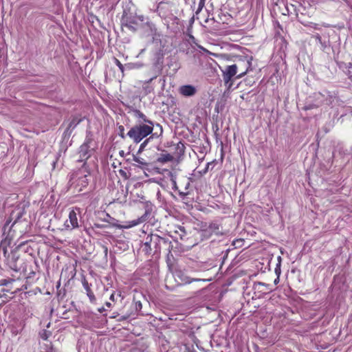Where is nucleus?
I'll use <instances>...</instances> for the list:
<instances>
[{"label": "nucleus", "mask_w": 352, "mask_h": 352, "mask_svg": "<svg viewBox=\"0 0 352 352\" xmlns=\"http://www.w3.org/2000/svg\"><path fill=\"white\" fill-rule=\"evenodd\" d=\"M167 247L168 254L173 245L170 241L155 234H148L142 245V251L147 255H159L162 248Z\"/></svg>", "instance_id": "obj_1"}, {"label": "nucleus", "mask_w": 352, "mask_h": 352, "mask_svg": "<svg viewBox=\"0 0 352 352\" xmlns=\"http://www.w3.org/2000/svg\"><path fill=\"white\" fill-rule=\"evenodd\" d=\"M153 127L148 124H135L128 131L127 135L133 140L135 143L140 142L144 138L151 134Z\"/></svg>", "instance_id": "obj_2"}, {"label": "nucleus", "mask_w": 352, "mask_h": 352, "mask_svg": "<svg viewBox=\"0 0 352 352\" xmlns=\"http://www.w3.org/2000/svg\"><path fill=\"white\" fill-rule=\"evenodd\" d=\"M144 21V16L143 15H137L130 11L124 10L121 18V25L135 32L138 29L139 22H143Z\"/></svg>", "instance_id": "obj_3"}, {"label": "nucleus", "mask_w": 352, "mask_h": 352, "mask_svg": "<svg viewBox=\"0 0 352 352\" xmlns=\"http://www.w3.org/2000/svg\"><path fill=\"white\" fill-rule=\"evenodd\" d=\"M241 64V62H238L234 65L226 66L224 69H222L223 79L228 89L232 87L233 85L232 78L236 75Z\"/></svg>", "instance_id": "obj_4"}, {"label": "nucleus", "mask_w": 352, "mask_h": 352, "mask_svg": "<svg viewBox=\"0 0 352 352\" xmlns=\"http://www.w3.org/2000/svg\"><path fill=\"white\" fill-rule=\"evenodd\" d=\"M89 177L90 173L86 170L84 168L80 169L75 174L76 186L79 187L78 191H82L89 184Z\"/></svg>", "instance_id": "obj_5"}, {"label": "nucleus", "mask_w": 352, "mask_h": 352, "mask_svg": "<svg viewBox=\"0 0 352 352\" xmlns=\"http://www.w3.org/2000/svg\"><path fill=\"white\" fill-rule=\"evenodd\" d=\"M32 110L34 114L36 116L41 117L42 116H52L56 109L50 106H47L43 103L35 102L33 104Z\"/></svg>", "instance_id": "obj_6"}, {"label": "nucleus", "mask_w": 352, "mask_h": 352, "mask_svg": "<svg viewBox=\"0 0 352 352\" xmlns=\"http://www.w3.org/2000/svg\"><path fill=\"white\" fill-rule=\"evenodd\" d=\"M92 142L93 139L91 136L87 135L86 136L85 142L80 146L79 148L80 161L87 160L90 157L91 153V150L90 149V144L92 143Z\"/></svg>", "instance_id": "obj_7"}, {"label": "nucleus", "mask_w": 352, "mask_h": 352, "mask_svg": "<svg viewBox=\"0 0 352 352\" xmlns=\"http://www.w3.org/2000/svg\"><path fill=\"white\" fill-rule=\"evenodd\" d=\"M205 229H203L204 234L209 237L212 233L215 234H220L221 232L219 230L220 225L217 223H211L208 226H204ZM204 228V226L202 227Z\"/></svg>", "instance_id": "obj_8"}, {"label": "nucleus", "mask_w": 352, "mask_h": 352, "mask_svg": "<svg viewBox=\"0 0 352 352\" xmlns=\"http://www.w3.org/2000/svg\"><path fill=\"white\" fill-rule=\"evenodd\" d=\"M25 213V205L18 206L10 214V218L14 219V224L19 221Z\"/></svg>", "instance_id": "obj_9"}, {"label": "nucleus", "mask_w": 352, "mask_h": 352, "mask_svg": "<svg viewBox=\"0 0 352 352\" xmlns=\"http://www.w3.org/2000/svg\"><path fill=\"white\" fill-rule=\"evenodd\" d=\"M134 115L138 119L137 124H148L153 127V122L148 120V118L140 110H135L134 111Z\"/></svg>", "instance_id": "obj_10"}, {"label": "nucleus", "mask_w": 352, "mask_h": 352, "mask_svg": "<svg viewBox=\"0 0 352 352\" xmlns=\"http://www.w3.org/2000/svg\"><path fill=\"white\" fill-rule=\"evenodd\" d=\"M196 92V88L190 85H183L179 87V93L184 96H192Z\"/></svg>", "instance_id": "obj_11"}, {"label": "nucleus", "mask_w": 352, "mask_h": 352, "mask_svg": "<svg viewBox=\"0 0 352 352\" xmlns=\"http://www.w3.org/2000/svg\"><path fill=\"white\" fill-rule=\"evenodd\" d=\"M239 62H241L242 64L241 65V67L238 70V72H239V74L236 76V78H241L243 76H245L247 74L248 69L251 65L250 62L245 59L241 60Z\"/></svg>", "instance_id": "obj_12"}, {"label": "nucleus", "mask_w": 352, "mask_h": 352, "mask_svg": "<svg viewBox=\"0 0 352 352\" xmlns=\"http://www.w3.org/2000/svg\"><path fill=\"white\" fill-rule=\"evenodd\" d=\"M81 122V119L78 118L77 117H74L71 121L69 122L67 129L64 132V135L65 136H70L72 131L73 129L76 128V126Z\"/></svg>", "instance_id": "obj_13"}, {"label": "nucleus", "mask_w": 352, "mask_h": 352, "mask_svg": "<svg viewBox=\"0 0 352 352\" xmlns=\"http://www.w3.org/2000/svg\"><path fill=\"white\" fill-rule=\"evenodd\" d=\"M18 259L19 257L15 254H12L11 257L8 259V265L14 272H19L21 269L20 266L17 264Z\"/></svg>", "instance_id": "obj_14"}, {"label": "nucleus", "mask_w": 352, "mask_h": 352, "mask_svg": "<svg viewBox=\"0 0 352 352\" xmlns=\"http://www.w3.org/2000/svg\"><path fill=\"white\" fill-rule=\"evenodd\" d=\"M69 221L72 226V229L78 227L77 214L74 210L69 212Z\"/></svg>", "instance_id": "obj_15"}, {"label": "nucleus", "mask_w": 352, "mask_h": 352, "mask_svg": "<svg viewBox=\"0 0 352 352\" xmlns=\"http://www.w3.org/2000/svg\"><path fill=\"white\" fill-rule=\"evenodd\" d=\"M82 285H83V287L85 288V289L87 292V295L89 297L90 301L91 302H94L96 301V297H95V296L94 294V292L91 291L88 282L86 280H85L82 282Z\"/></svg>", "instance_id": "obj_16"}, {"label": "nucleus", "mask_w": 352, "mask_h": 352, "mask_svg": "<svg viewBox=\"0 0 352 352\" xmlns=\"http://www.w3.org/2000/svg\"><path fill=\"white\" fill-rule=\"evenodd\" d=\"M313 38H314L316 39V41L320 44L321 45V49L324 51L325 50V49L327 47H328L329 46V41H322V38L320 36V35L319 34H316L315 35H313L312 36Z\"/></svg>", "instance_id": "obj_17"}, {"label": "nucleus", "mask_w": 352, "mask_h": 352, "mask_svg": "<svg viewBox=\"0 0 352 352\" xmlns=\"http://www.w3.org/2000/svg\"><path fill=\"white\" fill-rule=\"evenodd\" d=\"M133 160L138 164H134V166L140 168H143L144 166H148V163L143 158L139 157L137 155H133Z\"/></svg>", "instance_id": "obj_18"}, {"label": "nucleus", "mask_w": 352, "mask_h": 352, "mask_svg": "<svg viewBox=\"0 0 352 352\" xmlns=\"http://www.w3.org/2000/svg\"><path fill=\"white\" fill-rule=\"evenodd\" d=\"M173 160V157L170 154H161L160 156L157 159V162L159 163H166Z\"/></svg>", "instance_id": "obj_19"}, {"label": "nucleus", "mask_w": 352, "mask_h": 352, "mask_svg": "<svg viewBox=\"0 0 352 352\" xmlns=\"http://www.w3.org/2000/svg\"><path fill=\"white\" fill-rule=\"evenodd\" d=\"M265 287V290H270V285L261 282H257L254 284V288L260 292H264L262 288Z\"/></svg>", "instance_id": "obj_20"}, {"label": "nucleus", "mask_w": 352, "mask_h": 352, "mask_svg": "<svg viewBox=\"0 0 352 352\" xmlns=\"http://www.w3.org/2000/svg\"><path fill=\"white\" fill-rule=\"evenodd\" d=\"M175 234H178L181 240H184L186 235V232L183 226L177 227V229L175 231Z\"/></svg>", "instance_id": "obj_21"}, {"label": "nucleus", "mask_w": 352, "mask_h": 352, "mask_svg": "<svg viewBox=\"0 0 352 352\" xmlns=\"http://www.w3.org/2000/svg\"><path fill=\"white\" fill-rule=\"evenodd\" d=\"M113 60H114L115 64L118 67L119 69L122 73V74H124V72L125 68H129V69L131 68V67L129 65H123L120 63V61L118 59L116 58H114Z\"/></svg>", "instance_id": "obj_22"}, {"label": "nucleus", "mask_w": 352, "mask_h": 352, "mask_svg": "<svg viewBox=\"0 0 352 352\" xmlns=\"http://www.w3.org/2000/svg\"><path fill=\"white\" fill-rule=\"evenodd\" d=\"M153 139V135H151V137H149L148 138L146 139L140 146V148L138 151V153L137 154H140L145 148V147L146 146V145L148 144V142Z\"/></svg>", "instance_id": "obj_23"}, {"label": "nucleus", "mask_w": 352, "mask_h": 352, "mask_svg": "<svg viewBox=\"0 0 352 352\" xmlns=\"http://www.w3.org/2000/svg\"><path fill=\"white\" fill-rule=\"evenodd\" d=\"M52 335V333L50 331H47L45 329H43L39 332V336L43 340H47V338Z\"/></svg>", "instance_id": "obj_24"}, {"label": "nucleus", "mask_w": 352, "mask_h": 352, "mask_svg": "<svg viewBox=\"0 0 352 352\" xmlns=\"http://www.w3.org/2000/svg\"><path fill=\"white\" fill-rule=\"evenodd\" d=\"M148 215H150V212L148 210H146L144 214L140 218H139L138 220L133 223V225H137L139 223L146 221L148 219Z\"/></svg>", "instance_id": "obj_25"}, {"label": "nucleus", "mask_w": 352, "mask_h": 352, "mask_svg": "<svg viewBox=\"0 0 352 352\" xmlns=\"http://www.w3.org/2000/svg\"><path fill=\"white\" fill-rule=\"evenodd\" d=\"M162 63H163L162 58L158 57L157 62L155 63V67L158 69L159 73L162 70Z\"/></svg>", "instance_id": "obj_26"}, {"label": "nucleus", "mask_w": 352, "mask_h": 352, "mask_svg": "<svg viewBox=\"0 0 352 352\" xmlns=\"http://www.w3.org/2000/svg\"><path fill=\"white\" fill-rule=\"evenodd\" d=\"M204 5H205V0H199L198 8L195 12L196 14H198L201 11L203 8L204 7Z\"/></svg>", "instance_id": "obj_27"}, {"label": "nucleus", "mask_w": 352, "mask_h": 352, "mask_svg": "<svg viewBox=\"0 0 352 352\" xmlns=\"http://www.w3.org/2000/svg\"><path fill=\"white\" fill-rule=\"evenodd\" d=\"M320 105H321V104H309L305 105L303 107V109L305 111H307V110H310L312 109L318 108Z\"/></svg>", "instance_id": "obj_28"}, {"label": "nucleus", "mask_w": 352, "mask_h": 352, "mask_svg": "<svg viewBox=\"0 0 352 352\" xmlns=\"http://www.w3.org/2000/svg\"><path fill=\"white\" fill-rule=\"evenodd\" d=\"M177 150L179 151V153L180 154H184V153L185 146H184V144H182V142H179V143L177 144Z\"/></svg>", "instance_id": "obj_29"}, {"label": "nucleus", "mask_w": 352, "mask_h": 352, "mask_svg": "<svg viewBox=\"0 0 352 352\" xmlns=\"http://www.w3.org/2000/svg\"><path fill=\"white\" fill-rule=\"evenodd\" d=\"M169 176L170 177V181L174 186H176V176L172 172H169Z\"/></svg>", "instance_id": "obj_30"}, {"label": "nucleus", "mask_w": 352, "mask_h": 352, "mask_svg": "<svg viewBox=\"0 0 352 352\" xmlns=\"http://www.w3.org/2000/svg\"><path fill=\"white\" fill-rule=\"evenodd\" d=\"M201 280V279H197V278H190L188 277H186L184 279V281L185 283H192V281H199Z\"/></svg>", "instance_id": "obj_31"}, {"label": "nucleus", "mask_w": 352, "mask_h": 352, "mask_svg": "<svg viewBox=\"0 0 352 352\" xmlns=\"http://www.w3.org/2000/svg\"><path fill=\"white\" fill-rule=\"evenodd\" d=\"M119 131H120V136L122 138H125V135H124V128L123 126H119Z\"/></svg>", "instance_id": "obj_32"}, {"label": "nucleus", "mask_w": 352, "mask_h": 352, "mask_svg": "<svg viewBox=\"0 0 352 352\" xmlns=\"http://www.w3.org/2000/svg\"><path fill=\"white\" fill-rule=\"evenodd\" d=\"M12 281V280H7V279H1L0 280V286H4V285H7L8 283Z\"/></svg>", "instance_id": "obj_33"}, {"label": "nucleus", "mask_w": 352, "mask_h": 352, "mask_svg": "<svg viewBox=\"0 0 352 352\" xmlns=\"http://www.w3.org/2000/svg\"><path fill=\"white\" fill-rule=\"evenodd\" d=\"M157 75L155 74L153 76H152L151 78H149L148 80H146L144 83V85L145 84H148L150 82H151L154 79H155L157 78Z\"/></svg>", "instance_id": "obj_34"}, {"label": "nucleus", "mask_w": 352, "mask_h": 352, "mask_svg": "<svg viewBox=\"0 0 352 352\" xmlns=\"http://www.w3.org/2000/svg\"><path fill=\"white\" fill-rule=\"evenodd\" d=\"M67 310H65L63 313H62V316H61V318H64V319H68L69 317L67 316Z\"/></svg>", "instance_id": "obj_35"}, {"label": "nucleus", "mask_w": 352, "mask_h": 352, "mask_svg": "<svg viewBox=\"0 0 352 352\" xmlns=\"http://www.w3.org/2000/svg\"><path fill=\"white\" fill-rule=\"evenodd\" d=\"M115 298V296H114V294H112L111 295V296H110V299H111V300L114 301V300H115V298Z\"/></svg>", "instance_id": "obj_36"}, {"label": "nucleus", "mask_w": 352, "mask_h": 352, "mask_svg": "<svg viewBox=\"0 0 352 352\" xmlns=\"http://www.w3.org/2000/svg\"><path fill=\"white\" fill-rule=\"evenodd\" d=\"M169 255L170 254L167 255V263H168V265H170V263H169V261H170V258H169Z\"/></svg>", "instance_id": "obj_37"}, {"label": "nucleus", "mask_w": 352, "mask_h": 352, "mask_svg": "<svg viewBox=\"0 0 352 352\" xmlns=\"http://www.w3.org/2000/svg\"><path fill=\"white\" fill-rule=\"evenodd\" d=\"M105 305H106V306H107V307H111V304L110 302H106V304H105Z\"/></svg>", "instance_id": "obj_38"}, {"label": "nucleus", "mask_w": 352, "mask_h": 352, "mask_svg": "<svg viewBox=\"0 0 352 352\" xmlns=\"http://www.w3.org/2000/svg\"><path fill=\"white\" fill-rule=\"evenodd\" d=\"M67 223H68V221H66L65 225L66 227L69 228V226L67 224Z\"/></svg>", "instance_id": "obj_39"}, {"label": "nucleus", "mask_w": 352, "mask_h": 352, "mask_svg": "<svg viewBox=\"0 0 352 352\" xmlns=\"http://www.w3.org/2000/svg\"><path fill=\"white\" fill-rule=\"evenodd\" d=\"M12 333H14V334H17L18 333V331H12Z\"/></svg>", "instance_id": "obj_40"}, {"label": "nucleus", "mask_w": 352, "mask_h": 352, "mask_svg": "<svg viewBox=\"0 0 352 352\" xmlns=\"http://www.w3.org/2000/svg\"><path fill=\"white\" fill-rule=\"evenodd\" d=\"M278 281V278H276L274 281L275 283H276Z\"/></svg>", "instance_id": "obj_41"}, {"label": "nucleus", "mask_w": 352, "mask_h": 352, "mask_svg": "<svg viewBox=\"0 0 352 352\" xmlns=\"http://www.w3.org/2000/svg\"><path fill=\"white\" fill-rule=\"evenodd\" d=\"M314 28L316 29V30L318 29V27H317V25H315Z\"/></svg>", "instance_id": "obj_42"}, {"label": "nucleus", "mask_w": 352, "mask_h": 352, "mask_svg": "<svg viewBox=\"0 0 352 352\" xmlns=\"http://www.w3.org/2000/svg\"><path fill=\"white\" fill-rule=\"evenodd\" d=\"M3 252H4V254L6 253V250L5 248L3 249Z\"/></svg>", "instance_id": "obj_43"}, {"label": "nucleus", "mask_w": 352, "mask_h": 352, "mask_svg": "<svg viewBox=\"0 0 352 352\" xmlns=\"http://www.w3.org/2000/svg\"><path fill=\"white\" fill-rule=\"evenodd\" d=\"M1 297H3V296H1V295H0V298H1Z\"/></svg>", "instance_id": "obj_44"}]
</instances>
